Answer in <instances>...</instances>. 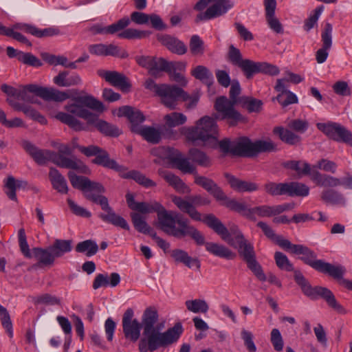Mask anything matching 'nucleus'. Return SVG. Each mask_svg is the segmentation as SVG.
<instances>
[{
	"instance_id": "obj_21",
	"label": "nucleus",
	"mask_w": 352,
	"mask_h": 352,
	"mask_svg": "<svg viewBox=\"0 0 352 352\" xmlns=\"http://www.w3.org/2000/svg\"><path fill=\"white\" fill-rule=\"evenodd\" d=\"M169 153H171L168 156L171 162L177 168L181 170L184 173H190L195 175L196 166L190 162V157H186L182 155L178 151H174L173 149H168Z\"/></svg>"
},
{
	"instance_id": "obj_36",
	"label": "nucleus",
	"mask_w": 352,
	"mask_h": 352,
	"mask_svg": "<svg viewBox=\"0 0 352 352\" xmlns=\"http://www.w3.org/2000/svg\"><path fill=\"white\" fill-rule=\"evenodd\" d=\"M320 199L327 204L344 206L346 204V199L344 195L338 190L332 188L325 189L320 194Z\"/></svg>"
},
{
	"instance_id": "obj_48",
	"label": "nucleus",
	"mask_w": 352,
	"mask_h": 352,
	"mask_svg": "<svg viewBox=\"0 0 352 352\" xmlns=\"http://www.w3.org/2000/svg\"><path fill=\"white\" fill-rule=\"evenodd\" d=\"M309 188L305 184L298 182L286 183V195L289 196L305 197L309 195Z\"/></svg>"
},
{
	"instance_id": "obj_28",
	"label": "nucleus",
	"mask_w": 352,
	"mask_h": 352,
	"mask_svg": "<svg viewBox=\"0 0 352 352\" xmlns=\"http://www.w3.org/2000/svg\"><path fill=\"white\" fill-rule=\"evenodd\" d=\"M118 116H124L128 118L131 122V129L133 132V127L140 126L139 124L143 122L145 118L142 113L129 106H124L119 109Z\"/></svg>"
},
{
	"instance_id": "obj_61",
	"label": "nucleus",
	"mask_w": 352,
	"mask_h": 352,
	"mask_svg": "<svg viewBox=\"0 0 352 352\" xmlns=\"http://www.w3.org/2000/svg\"><path fill=\"white\" fill-rule=\"evenodd\" d=\"M264 188L266 192L273 196L286 195V183L276 184L270 182L265 184Z\"/></svg>"
},
{
	"instance_id": "obj_13",
	"label": "nucleus",
	"mask_w": 352,
	"mask_h": 352,
	"mask_svg": "<svg viewBox=\"0 0 352 352\" xmlns=\"http://www.w3.org/2000/svg\"><path fill=\"white\" fill-rule=\"evenodd\" d=\"M317 128L329 138L336 142H343L348 145L352 142V133L339 123L333 122L318 123Z\"/></svg>"
},
{
	"instance_id": "obj_35",
	"label": "nucleus",
	"mask_w": 352,
	"mask_h": 352,
	"mask_svg": "<svg viewBox=\"0 0 352 352\" xmlns=\"http://www.w3.org/2000/svg\"><path fill=\"white\" fill-rule=\"evenodd\" d=\"M163 45L174 54L183 55L187 52L186 45L180 40L169 35H165L160 38Z\"/></svg>"
},
{
	"instance_id": "obj_14",
	"label": "nucleus",
	"mask_w": 352,
	"mask_h": 352,
	"mask_svg": "<svg viewBox=\"0 0 352 352\" xmlns=\"http://www.w3.org/2000/svg\"><path fill=\"white\" fill-rule=\"evenodd\" d=\"M248 79H251L256 74L262 73L270 76L279 74L278 67L267 62H256L250 59H244L238 67Z\"/></svg>"
},
{
	"instance_id": "obj_22",
	"label": "nucleus",
	"mask_w": 352,
	"mask_h": 352,
	"mask_svg": "<svg viewBox=\"0 0 352 352\" xmlns=\"http://www.w3.org/2000/svg\"><path fill=\"white\" fill-rule=\"evenodd\" d=\"M90 54L96 56H113L124 58L127 56L125 52L120 53V49L114 44L105 45L103 43L90 45L88 47Z\"/></svg>"
},
{
	"instance_id": "obj_45",
	"label": "nucleus",
	"mask_w": 352,
	"mask_h": 352,
	"mask_svg": "<svg viewBox=\"0 0 352 352\" xmlns=\"http://www.w3.org/2000/svg\"><path fill=\"white\" fill-rule=\"evenodd\" d=\"M27 182L21 180H16L12 176H9L5 184L6 188L5 192L11 200L17 201L16 195V188L25 187Z\"/></svg>"
},
{
	"instance_id": "obj_24",
	"label": "nucleus",
	"mask_w": 352,
	"mask_h": 352,
	"mask_svg": "<svg viewBox=\"0 0 352 352\" xmlns=\"http://www.w3.org/2000/svg\"><path fill=\"white\" fill-rule=\"evenodd\" d=\"M158 174L179 193L187 194L190 192V188L178 176L173 173L164 169H160Z\"/></svg>"
},
{
	"instance_id": "obj_57",
	"label": "nucleus",
	"mask_w": 352,
	"mask_h": 352,
	"mask_svg": "<svg viewBox=\"0 0 352 352\" xmlns=\"http://www.w3.org/2000/svg\"><path fill=\"white\" fill-rule=\"evenodd\" d=\"M189 311L193 313H206L209 307L206 300L201 299L188 300L185 302Z\"/></svg>"
},
{
	"instance_id": "obj_31",
	"label": "nucleus",
	"mask_w": 352,
	"mask_h": 352,
	"mask_svg": "<svg viewBox=\"0 0 352 352\" xmlns=\"http://www.w3.org/2000/svg\"><path fill=\"white\" fill-rule=\"evenodd\" d=\"M311 179L318 186L324 188H334L342 185V180L338 177L321 174L318 171L311 173Z\"/></svg>"
},
{
	"instance_id": "obj_49",
	"label": "nucleus",
	"mask_w": 352,
	"mask_h": 352,
	"mask_svg": "<svg viewBox=\"0 0 352 352\" xmlns=\"http://www.w3.org/2000/svg\"><path fill=\"white\" fill-rule=\"evenodd\" d=\"M257 226L259 227L265 235L271 239L272 241H274L277 245H278L281 248L284 249L285 246H283V244L285 242H288L289 240L284 239L280 235H277L275 234L274 231L272 229L271 227H270L266 223L260 221L257 223Z\"/></svg>"
},
{
	"instance_id": "obj_62",
	"label": "nucleus",
	"mask_w": 352,
	"mask_h": 352,
	"mask_svg": "<svg viewBox=\"0 0 352 352\" xmlns=\"http://www.w3.org/2000/svg\"><path fill=\"white\" fill-rule=\"evenodd\" d=\"M276 264L280 270L287 272L294 270L293 265L291 263L287 256L280 252H276L274 254Z\"/></svg>"
},
{
	"instance_id": "obj_2",
	"label": "nucleus",
	"mask_w": 352,
	"mask_h": 352,
	"mask_svg": "<svg viewBox=\"0 0 352 352\" xmlns=\"http://www.w3.org/2000/svg\"><path fill=\"white\" fill-rule=\"evenodd\" d=\"M87 107L98 113H102L104 110V104L91 95L74 98L72 102L67 103L64 106L65 112H58L55 118L67 124L69 128L76 131H87L88 126L85 124L78 118H82L89 122H93L94 113L85 109Z\"/></svg>"
},
{
	"instance_id": "obj_20",
	"label": "nucleus",
	"mask_w": 352,
	"mask_h": 352,
	"mask_svg": "<svg viewBox=\"0 0 352 352\" xmlns=\"http://www.w3.org/2000/svg\"><path fill=\"white\" fill-rule=\"evenodd\" d=\"M97 73L99 76L104 78L109 84L120 88L122 91H128L131 87L127 78L121 73L103 69L98 70Z\"/></svg>"
},
{
	"instance_id": "obj_12",
	"label": "nucleus",
	"mask_w": 352,
	"mask_h": 352,
	"mask_svg": "<svg viewBox=\"0 0 352 352\" xmlns=\"http://www.w3.org/2000/svg\"><path fill=\"white\" fill-rule=\"evenodd\" d=\"M239 256L247 263L248 267L252 272L261 281H265L266 275L263 272L261 265L256 259V253L253 245L246 240L238 247Z\"/></svg>"
},
{
	"instance_id": "obj_33",
	"label": "nucleus",
	"mask_w": 352,
	"mask_h": 352,
	"mask_svg": "<svg viewBox=\"0 0 352 352\" xmlns=\"http://www.w3.org/2000/svg\"><path fill=\"white\" fill-rule=\"evenodd\" d=\"M120 282V276L118 273L113 272L110 274H98L95 277L93 282V288L98 289L101 287L111 286V287H116Z\"/></svg>"
},
{
	"instance_id": "obj_44",
	"label": "nucleus",
	"mask_w": 352,
	"mask_h": 352,
	"mask_svg": "<svg viewBox=\"0 0 352 352\" xmlns=\"http://www.w3.org/2000/svg\"><path fill=\"white\" fill-rule=\"evenodd\" d=\"M317 271L328 274L334 278L340 279L342 278L345 269L341 265H333L321 261Z\"/></svg>"
},
{
	"instance_id": "obj_27",
	"label": "nucleus",
	"mask_w": 352,
	"mask_h": 352,
	"mask_svg": "<svg viewBox=\"0 0 352 352\" xmlns=\"http://www.w3.org/2000/svg\"><path fill=\"white\" fill-rule=\"evenodd\" d=\"M195 183L211 194L216 199H225L224 192L212 179L204 176L195 175Z\"/></svg>"
},
{
	"instance_id": "obj_54",
	"label": "nucleus",
	"mask_w": 352,
	"mask_h": 352,
	"mask_svg": "<svg viewBox=\"0 0 352 352\" xmlns=\"http://www.w3.org/2000/svg\"><path fill=\"white\" fill-rule=\"evenodd\" d=\"M239 104L249 112H259L262 108L263 102L252 97L242 96L240 98Z\"/></svg>"
},
{
	"instance_id": "obj_34",
	"label": "nucleus",
	"mask_w": 352,
	"mask_h": 352,
	"mask_svg": "<svg viewBox=\"0 0 352 352\" xmlns=\"http://www.w3.org/2000/svg\"><path fill=\"white\" fill-rule=\"evenodd\" d=\"M93 163L102 166L103 167L115 170L119 173L124 170V167L119 165L114 160L109 157V153L102 148L92 160Z\"/></svg>"
},
{
	"instance_id": "obj_42",
	"label": "nucleus",
	"mask_w": 352,
	"mask_h": 352,
	"mask_svg": "<svg viewBox=\"0 0 352 352\" xmlns=\"http://www.w3.org/2000/svg\"><path fill=\"white\" fill-rule=\"evenodd\" d=\"M256 216L259 217H270L275 216L274 206L263 205L249 208L247 213V219L255 221Z\"/></svg>"
},
{
	"instance_id": "obj_15",
	"label": "nucleus",
	"mask_w": 352,
	"mask_h": 352,
	"mask_svg": "<svg viewBox=\"0 0 352 352\" xmlns=\"http://www.w3.org/2000/svg\"><path fill=\"white\" fill-rule=\"evenodd\" d=\"M157 96L162 104L171 110L176 109L180 100H187L188 98V94L182 88L167 84H162V88Z\"/></svg>"
},
{
	"instance_id": "obj_40",
	"label": "nucleus",
	"mask_w": 352,
	"mask_h": 352,
	"mask_svg": "<svg viewBox=\"0 0 352 352\" xmlns=\"http://www.w3.org/2000/svg\"><path fill=\"white\" fill-rule=\"evenodd\" d=\"M49 177L55 190L62 194L67 193L68 186L67 181L57 169L51 168L49 173Z\"/></svg>"
},
{
	"instance_id": "obj_52",
	"label": "nucleus",
	"mask_w": 352,
	"mask_h": 352,
	"mask_svg": "<svg viewBox=\"0 0 352 352\" xmlns=\"http://www.w3.org/2000/svg\"><path fill=\"white\" fill-rule=\"evenodd\" d=\"M188 157L194 163L199 166L208 167L210 165L209 157L204 151L198 148H190L188 151Z\"/></svg>"
},
{
	"instance_id": "obj_60",
	"label": "nucleus",
	"mask_w": 352,
	"mask_h": 352,
	"mask_svg": "<svg viewBox=\"0 0 352 352\" xmlns=\"http://www.w3.org/2000/svg\"><path fill=\"white\" fill-rule=\"evenodd\" d=\"M190 51L194 56H201L204 52V43L198 35H193L189 43Z\"/></svg>"
},
{
	"instance_id": "obj_32",
	"label": "nucleus",
	"mask_w": 352,
	"mask_h": 352,
	"mask_svg": "<svg viewBox=\"0 0 352 352\" xmlns=\"http://www.w3.org/2000/svg\"><path fill=\"white\" fill-rule=\"evenodd\" d=\"M94 121L89 122L87 124L88 126L89 125H93L102 133L108 136L118 137L121 133V131L117 126L99 119L96 113H94Z\"/></svg>"
},
{
	"instance_id": "obj_23",
	"label": "nucleus",
	"mask_w": 352,
	"mask_h": 352,
	"mask_svg": "<svg viewBox=\"0 0 352 352\" xmlns=\"http://www.w3.org/2000/svg\"><path fill=\"white\" fill-rule=\"evenodd\" d=\"M254 142L246 137L234 141L232 155L252 157L255 156Z\"/></svg>"
},
{
	"instance_id": "obj_51",
	"label": "nucleus",
	"mask_w": 352,
	"mask_h": 352,
	"mask_svg": "<svg viewBox=\"0 0 352 352\" xmlns=\"http://www.w3.org/2000/svg\"><path fill=\"white\" fill-rule=\"evenodd\" d=\"M168 62L164 58H152L148 74L155 78L160 76L161 72H168Z\"/></svg>"
},
{
	"instance_id": "obj_4",
	"label": "nucleus",
	"mask_w": 352,
	"mask_h": 352,
	"mask_svg": "<svg viewBox=\"0 0 352 352\" xmlns=\"http://www.w3.org/2000/svg\"><path fill=\"white\" fill-rule=\"evenodd\" d=\"M22 145L38 164H45L51 161L61 168L76 170L82 173L88 171V168L76 157H67L50 150L40 149L28 141H24Z\"/></svg>"
},
{
	"instance_id": "obj_39",
	"label": "nucleus",
	"mask_w": 352,
	"mask_h": 352,
	"mask_svg": "<svg viewBox=\"0 0 352 352\" xmlns=\"http://www.w3.org/2000/svg\"><path fill=\"white\" fill-rule=\"evenodd\" d=\"M170 256L176 263L184 264L188 267H192L195 265L197 269L200 267V263L198 259L190 256L187 252L181 249H175L170 251Z\"/></svg>"
},
{
	"instance_id": "obj_11",
	"label": "nucleus",
	"mask_w": 352,
	"mask_h": 352,
	"mask_svg": "<svg viewBox=\"0 0 352 352\" xmlns=\"http://www.w3.org/2000/svg\"><path fill=\"white\" fill-rule=\"evenodd\" d=\"M135 210L142 214L157 212L159 227L165 233L168 226L173 223V220L177 213L174 211L166 210L161 204L155 201L149 203L139 202Z\"/></svg>"
},
{
	"instance_id": "obj_26",
	"label": "nucleus",
	"mask_w": 352,
	"mask_h": 352,
	"mask_svg": "<svg viewBox=\"0 0 352 352\" xmlns=\"http://www.w3.org/2000/svg\"><path fill=\"white\" fill-rule=\"evenodd\" d=\"M225 177L230 187L239 192H253L258 190V186L256 183L240 179L230 174H225Z\"/></svg>"
},
{
	"instance_id": "obj_38",
	"label": "nucleus",
	"mask_w": 352,
	"mask_h": 352,
	"mask_svg": "<svg viewBox=\"0 0 352 352\" xmlns=\"http://www.w3.org/2000/svg\"><path fill=\"white\" fill-rule=\"evenodd\" d=\"M54 82L59 87H71L81 84L82 80L77 74L69 76L68 72H60L53 79Z\"/></svg>"
},
{
	"instance_id": "obj_10",
	"label": "nucleus",
	"mask_w": 352,
	"mask_h": 352,
	"mask_svg": "<svg viewBox=\"0 0 352 352\" xmlns=\"http://www.w3.org/2000/svg\"><path fill=\"white\" fill-rule=\"evenodd\" d=\"M210 3L213 4L205 12L197 14L195 21H208L219 17L226 14L232 7V4L229 0H199L195 6V9L201 11L206 8Z\"/></svg>"
},
{
	"instance_id": "obj_17",
	"label": "nucleus",
	"mask_w": 352,
	"mask_h": 352,
	"mask_svg": "<svg viewBox=\"0 0 352 352\" xmlns=\"http://www.w3.org/2000/svg\"><path fill=\"white\" fill-rule=\"evenodd\" d=\"M133 316V310L127 309L123 315L122 324L124 336L132 341H136L140 338L142 324Z\"/></svg>"
},
{
	"instance_id": "obj_64",
	"label": "nucleus",
	"mask_w": 352,
	"mask_h": 352,
	"mask_svg": "<svg viewBox=\"0 0 352 352\" xmlns=\"http://www.w3.org/2000/svg\"><path fill=\"white\" fill-rule=\"evenodd\" d=\"M324 10V6H320L317 7L314 11L313 13L310 14L309 18L305 21L304 29L309 32L310 30H311L315 25L317 23V21L322 14V11Z\"/></svg>"
},
{
	"instance_id": "obj_18",
	"label": "nucleus",
	"mask_w": 352,
	"mask_h": 352,
	"mask_svg": "<svg viewBox=\"0 0 352 352\" xmlns=\"http://www.w3.org/2000/svg\"><path fill=\"white\" fill-rule=\"evenodd\" d=\"M236 103H234L226 96H221L216 99L214 108L221 115V119H229L234 121L241 120V115L234 109V107Z\"/></svg>"
},
{
	"instance_id": "obj_37",
	"label": "nucleus",
	"mask_w": 352,
	"mask_h": 352,
	"mask_svg": "<svg viewBox=\"0 0 352 352\" xmlns=\"http://www.w3.org/2000/svg\"><path fill=\"white\" fill-rule=\"evenodd\" d=\"M206 250L214 256L226 259H234L236 254L227 247L213 242H207L205 244Z\"/></svg>"
},
{
	"instance_id": "obj_8",
	"label": "nucleus",
	"mask_w": 352,
	"mask_h": 352,
	"mask_svg": "<svg viewBox=\"0 0 352 352\" xmlns=\"http://www.w3.org/2000/svg\"><path fill=\"white\" fill-rule=\"evenodd\" d=\"M166 234L177 239L189 236L195 240L196 243L199 245H205L206 243L203 234L194 226H190L188 221L177 212L173 220V223L168 226Z\"/></svg>"
},
{
	"instance_id": "obj_59",
	"label": "nucleus",
	"mask_w": 352,
	"mask_h": 352,
	"mask_svg": "<svg viewBox=\"0 0 352 352\" xmlns=\"http://www.w3.org/2000/svg\"><path fill=\"white\" fill-rule=\"evenodd\" d=\"M285 167L296 170L299 175L310 174L311 168L309 164L299 161H289L285 163Z\"/></svg>"
},
{
	"instance_id": "obj_53",
	"label": "nucleus",
	"mask_w": 352,
	"mask_h": 352,
	"mask_svg": "<svg viewBox=\"0 0 352 352\" xmlns=\"http://www.w3.org/2000/svg\"><path fill=\"white\" fill-rule=\"evenodd\" d=\"M164 121L165 126L168 128H174L185 124L187 121V118L182 113L172 112L164 116Z\"/></svg>"
},
{
	"instance_id": "obj_30",
	"label": "nucleus",
	"mask_w": 352,
	"mask_h": 352,
	"mask_svg": "<svg viewBox=\"0 0 352 352\" xmlns=\"http://www.w3.org/2000/svg\"><path fill=\"white\" fill-rule=\"evenodd\" d=\"M32 252V256L37 261L38 266H51L54 263L56 258L50 246L47 248H34Z\"/></svg>"
},
{
	"instance_id": "obj_9",
	"label": "nucleus",
	"mask_w": 352,
	"mask_h": 352,
	"mask_svg": "<svg viewBox=\"0 0 352 352\" xmlns=\"http://www.w3.org/2000/svg\"><path fill=\"white\" fill-rule=\"evenodd\" d=\"M204 223L219 235L222 240L236 249L246 241L240 230L234 228L230 232L221 221L212 214H207L204 219Z\"/></svg>"
},
{
	"instance_id": "obj_16",
	"label": "nucleus",
	"mask_w": 352,
	"mask_h": 352,
	"mask_svg": "<svg viewBox=\"0 0 352 352\" xmlns=\"http://www.w3.org/2000/svg\"><path fill=\"white\" fill-rule=\"evenodd\" d=\"M283 246H285L283 250L300 256V259L301 261L317 270L322 260H316V254L311 249L303 245L292 244L289 241L285 242Z\"/></svg>"
},
{
	"instance_id": "obj_25",
	"label": "nucleus",
	"mask_w": 352,
	"mask_h": 352,
	"mask_svg": "<svg viewBox=\"0 0 352 352\" xmlns=\"http://www.w3.org/2000/svg\"><path fill=\"white\" fill-rule=\"evenodd\" d=\"M133 132L140 135L146 141L152 144H157L162 139L160 127L135 126L133 127Z\"/></svg>"
},
{
	"instance_id": "obj_6",
	"label": "nucleus",
	"mask_w": 352,
	"mask_h": 352,
	"mask_svg": "<svg viewBox=\"0 0 352 352\" xmlns=\"http://www.w3.org/2000/svg\"><path fill=\"white\" fill-rule=\"evenodd\" d=\"M30 93L34 94L47 101L52 100L61 102L77 94V91L75 89L60 91L54 88L43 87L37 85L30 84L18 89L16 98L27 102L36 103V100Z\"/></svg>"
},
{
	"instance_id": "obj_3",
	"label": "nucleus",
	"mask_w": 352,
	"mask_h": 352,
	"mask_svg": "<svg viewBox=\"0 0 352 352\" xmlns=\"http://www.w3.org/2000/svg\"><path fill=\"white\" fill-rule=\"evenodd\" d=\"M68 177L74 188L81 190L87 199L99 204L107 212V214H99L102 220L122 229L129 230L126 221L113 212L109 205L107 198L102 195L104 192V188L101 184L92 182L86 177L78 176L71 171L68 173Z\"/></svg>"
},
{
	"instance_id": "obj_63",
	"label": "nucleus",
	"mask_w": 352,
	"mask_h": 352,
	"mask_svg": "<svg viewBox=\"0 0 352 352\" xmlns=\"http://www.w3.org/2000/svg\"><path fill=\"white\" fill-rule=\"evenodd\" d=\"M19 61L32 67H38L42 65V62L34 55L29 52H21Z\"/></svg>"
},
{
	"instance_id": "obj_5",
	"label": "nucleus",
	"mask_w": 352,
	"mask_h": 352,
	"mask_svg": "<svg viewBox=\"0 0 352 352\" xmlns=\"http://www.w3.org/2000/svg\"><path fill=\"white\" fill-rule=\"evenodd\" d=\"M184 130V133L189 141H200L201 145L211 148L217 146L218 130L213 118L204 116L196 122L195 126L185 128Z\"/></svg>"
},
{
	"instance_id": "obj_58",
	"label": "nucleus",
	"mask_w": 352,
	"mask_h": 352,
	"mask_svg": "<svg viewBox=\"0 0 352 352\" xmlns=\"http://www.w3.org/2000/svg\"><path fill=\"white\" fill-rule=\"evenodd\" d=\"M255 156L260 153L273 152L277 150V146L270 140H256L254 142Z\"/></svg>"
},
{
	"instance_id": "obj_41",
	"label": "nucleus",
	"mask_w": 352,
	"mask_h": 352,
	"mask_svg": "<svg viewBox=\"0 0 352 352\" xmlns=\"http://www.w3.org/2000/svg\"><path fill=\"white\" fill-rule=\"evenodd\" d=\"M126 169L122 170L120 173L121 176L126 179H133L137 183L146 188L154 187L156 186V183L153 180L147 178L144 175L137 170H131L126 172Z\"/></svg>"
},
{
	"instance_id": "obj_19",
	"label": "nucleus",
	"mask_w": 352,
	"mask_h": 352,
	"mask_svg": "<svg viewBox=\"0 0 352 352\" xmlns=\"http://www.w3.org/2000/svg\"><path fill=\"white\" fill-rule=\"evenodd\" d=\"M333 27L329 23H326L321 33L322 46L316 53V59L318 63L321 64L327 60L329 51L332 46Z\"/></svg>"
},
{
	"instance_id": "obj_55",
	"label": "nucleus",
	"mask_w": 352,
	"mask_h": 352,
	"mask_svg": "<svg viewBox=\"0 0 352 352\" xmlns=\"http://www.w3.org/2000/svg\"><path fill=\"white\" fill-rule=\"evenodd\" d=\"M98 250L97 243L92 240H85L78 243L76 246V251L80 253H85L87 256L95 255Z\"/></svg>"
},
{
	"instance_id": "obj_7",
	"label": "nucleus",
	"mask_w": 352,
	"mask_h": 352,
	"mask_svg": "<svg viewBox=\"0 0 352 352\" xmlns=\"http://www.w3.org/2000/svg\"><path fill=\"white\" fill-rule=\"evenodd\" d=\"M294 279L300 287L303 294L311 299L322 298L327 305L339 314L346 313L345 309L336 300L335 296L329 289L323 287H312L301 272L295 271Z\"/></svg>"
},
{
	"instance_id": "obj_50",
	"label": "nucleus",
	"mask_w": 352,
	"mask_h": 352,
	"mask_svg": "<svg viewBox=\"0 0 352 352\" xmlns=\"http://www.w3.org/2000/svg\"><path fill=\"white\" fill-rule=\"evenodd\" d=\"M274 133L278 135L283 142L289 144H295L300 141V138L298 135L282 126L275 127Z\"/></svg>"
},
{
	"instance_id": "obj_56",
	"label": "nucleus",
	"mask_w": 352,
	"mask_h": 352,
	"mask_svg": "<svg viewBox=\"0 0 352 352\" xmlns=\"http://www.w3.org/2000/svg\"><path fill=\"white\" fill-rule=\"evenodd\" d=\"M131 217L133 224L138 232L150 235L152 232H154L141 214L139 213H131Z\"/></svg>"
},
{
	"instance_id": "obj_29",
	"label": "nucleus",
	"mask_w": 352,
	"mask_h": 352,
	"mask_svg": "<svg viewBox=\"0 0 352 352\" xmlns=\"http://www.w3.org/2000/svg\"><path fill=\"white\" fill-rule=\"evenodd\" d=\"M173 202L177 206V208L183 212L187 213L192 219L195 221H203L206 215L204 218L201 217V214L199 212L192 202L183 199L179 197H174L173 198Z\"/></svg>"
},
{
	"instance_id": "obj_43",
	"label": "nucleus",
	"mask_w": 352,
	"mask_h": 352,
	"mask_svg": "<svg viewBox=\"0 0 352 352\" xmlns=\"http://www.w3.org/2000/svg\"><path fill=\"white\" fill-rule=\"evenodd\" d=\"M72 244V240L55 239L54 243L50 245V248L56 258L62 257L65 254L71 252Z\"/></svg>"
},
{
	"instance_id": "obj_47",
	"label": "nucleus",
	"mask_w": 352,
	"mask_h": 352,
	"mask_svg": "<svg viewBox=\"0 0 352 352\" xmlns=\"http://www.w3.org/2000/svg\"><path fill=\"white\" fill-rule=\"evenodd\" d=\"M225 199H217V201H221V204L228 208L229 209L236 211L243 217L247 218L248 208L244 203L239 202L236 199L228 198L224 193Z\"/></svg>"
},
{
	"instance_id": "obj_1",
	"label": "nucleus",
	"mask_w": 352,
	"mask_h": 352,
	"mask_svg": "<svg viewBox=\"0 0 352 352\" xmlns=\"http://www.w3.org/2000/svg\"><path fill=\"white\" fill-rule=\"evenodd\" d=\"M158 320V314L154 307L146 308L142 315V326L145 336L139 342L140 352L154 351L161 346H166L177 342L183 332L180 323L175 324L164 333L154 328Z\"/></svg>"
},
{
	"instance_id": "obj_46",
	"label": "nucleus",
	"mask_w": 352,
	"mask_h": 352,
	"mask_svg": "<svg viewBox=\"0 0 352 352\" xmlns=\"http://www.w3.org/2000/svg\"><path fill=\"white\" fill-rule=\"evenodd\" d=\"M191 75L196 79L210 86L213 82L212 73L205 66L197 65L191 70Z\"/></svg>"
}]
</instances>
